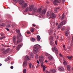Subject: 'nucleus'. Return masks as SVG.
<instances>
[{"label": "nucleus", "instance_id": "f257e3e1", "mask_svg": "<svg viewBox=\"0 0 73 73\" xmlns=\"http://www.w3.org/2000/svg\"><path fill=\"white\" fill-rule=\"evenodd\" d=\"M39 48V46L38 44L35 45L33 46V53L34 54H36L38 52V50Z\"/></svg>", "mask_w": 73, "mask_h": 73}, {"label": "nucleus", "instance_id": "f03ea898", "mask_svg": "<svg viewBox=\"0 0 73 73\" xmlns=\"http://www.w3.org/2000/svg\"><path fill=\"white\" fill-rule=\"evenodd\" d=\"M22 36H17V42L16 43V45H17L18 43H20L22 41Z\"/></svg>", "mask_w": 73, "mask_h": 73}, {"label": "nucleus", "instance_id": "7ed1b4c3", "mask_svg": "<svg viewBox=\"0 0 73 73\" xmlns=\"http://www.w3.org/2000/svg\"><path fill=\"white\" fill-rule=\"evenodd\" d=\"M39 58V62H41V65L42 67H43L44 64V62H43V60H44V57L43 56H40Z\"/></svg>", "mask_w": 73, "mask_h": 73}, {"label": "nucleus", "instance_id": "20e7f679", "mask_svg": "<svg viewBox=\"0 0 73 73\" xmlns=\"http://www.w3.org/2000/svg\"><path fill=\"white\" fill-rule=\"evenodd\" d=\"M52 50L53 51H55V53L56 55L58 54V51L57 48L56 47H54V48H52Z\"/></svg>", "mask_w": 73, "mask_h": 73}, {"label": "nucleus", "instance_id": "39448f33", "mask_svg": "<svg viewBox=\"0 0 73 73\" xmlns=\"http://www.w3.org/2000/svg\"><path fill=\"white\" fill-rule=\"evenodd\" d=\"M42 9V8H40L38 10L37 9H33V11L35 12H40Z\"/></svg>", "mask_w": 73, "mask_h": 73}, {"label": "nucleus", "instance_id": "423d86ee", "mask_svg": "<svg viewBox=\"0 0 73 73\" xmlns=\"http://www.w3.org/2000/svg\"><path fill=\"white\" fill-rule=\"evenodd\" d=\"M54 1H53V3L54 5H58V4L57 3H60V2L57 0H54Z\"/></svg>", "mask_w": 73, "mask_h": 73}, {"label": "nucleus", "instance_id": "0eeeda50", "mask_svg": "<svg viewBox=\"0 0 73 73\" xmlns=\"http://www.w3.org/2000/svg\"><path fill=\"white\" fill-rule=\"evenodd\" d=\"M58 70L61 71H62L65 70V69L64 68L62 67H59L58 68Z\"/></svg>", "mask_w": 73, "mask_h": 73}, {"label": "nucleus", "instance_id": "6e6552de", "mask_svg": "<svg viewBox=\"0 0 73 73\" xmlns=\"http://www.w3.org/2000/svg\"><path fill=\"white\" fill-rule=\"evenodd\" d=\"M27 3H25L22 5V8L23 9H25L27 6Z\"/></svg>", "mask_w": 73, "mask_h": 73}, {"label": "nucleus", "instance_id": "1a4fd4ad", "mask_svg": "<svg viewBox=\"0 0 73 73\" xmlns=\"http://www.w3.org/2000/svg\"><path fill=\"white\" fill-rule=\"evenodd\" d=\"M16 38L15 37V36H14L13 37V42L14 43V44L15 45H16Z\"/></svg>", "mask_w": 73, "mask_h": 73}, {"label": "nucleus", "instance_id": "9d476101", "mask_svg": "<svg viewBox=\"0 0 73 73\" xmlns=\"http://www.w3.org/2000/svg\"><path fill=\"white\" fill-rule=\"evenodd\" d=\"M51 16L52 19H54L56 17V15L54 13H52V15Z\"/></svg>", "mask_w": 73, "mask_h": 73}, {"label": "nucleus", "instance_id": "9b49d317", "mask_svg": "<svg viewBox=\"0 0 73 73\" xmlns=\"http://www.w3.org/2000/svg\"><path fill=\"white\" fill-rule=\"evenodd\" d=\"M59 17H61V20H63V19H64V18L65 17V13H63L62 15V17L60 15L59 16Z\"/></svg>", "mask_w": 73, "mask_h": 73}, {"label": "nucleus", "instance_id": "f8f14e48", "mask_svg": "<svg viewBox=\"0 0 73 73\" xmlns=\"http://www.w3.org/2000/svg\"><path fill=\"white\" fill-rule=\"evenodd\" d=\"M21 47V44H19L18 45L17 47H16V49L17 50H19L20 48Z\"/></svg>", "mask_w": 73, "mask_h": 73}, {"label": "nucleus", "instance_id": "ddd939ff", "mask_svg": "<svg viewBox=\"0 0 73 73\" xmlns=\"http://www.w3.org/2000/svg\"><path fill=\"white\" fill-rule=\"evenodd\" d=\"M26 60H30V58L28 56L26 55L25 57Z\"/></svg>", "mask_w": 73, "mask_h": 73}, {"label": "nucleus", "instance_id": "4468645a", "mask_svg": "<svg viewBox=\"0 0 73 73\" xmlns=\"http://www.w3.org/2000/svg\"><path fill=\"white\" fill-rule=\"evenodd\" d=\"M27 66V60H25L24 61L23 64V67H26Z\"/></svg>", "mask_w": 73, "mask_h": 73}, {"label": "nucleus", "instance_id": "2eb2a0df", "mask_svg": "<svg viewBox=\"0 0 73 73\" xmlns=\"http://www.w3.org/2000/svg\"><path fill=\"white\" fill-rule=\"evenodd\" d=\"M52 15V13L50 11H48V12L47 13V15L48 17H49V16H51Z\"/></svg>", "mask_w": 73, "mask_h": 73}, {"label": "nucleus", "instance_id": "dca6fc26", "mask_svg": "<svg viewBox=\"0 0 73 73\" xmlns=\"http://www.w3.org/2000/svg\"><path fill=\"white\" fill-rule=\"evenodd\" d=\"M56 70L55 69H51L50 70V72L53 73H55L56 72Z\"/></svg>", "mask_w": 73, "mask_h": 73}, {"label": "nucleus", "instance_id": "f3484780", "mask_svg": "<svg viewBox=\"0 0 73 73\" xmlns=\"http://www.w3.org/2000/svg\"><path fill=\"white\" fill-rule=\"evenodd\" d=\"M34 6L33 5H31V6L29 7V11H32L33 9V7Z\"/></svg>", "mask_w": 73, "mask_h": 73}, {"label": "nucleus", "instance_id": "a211bd4d", "mask_svg": "<svg viewBox=\"0 0 73 73\" xmlns=\"http://www.w3.org/2000/svg\"><path fill=\"white\" fill-rule=\"evenodd\" d=\"M66 24V21H64L60 23V25H63Z\"/></svg>", "mask_w": 73, "mask_h": 73}, {"label": "nucleus", "instance_id": "6ab92c4d", "mask_svg": "<svg viewBox=\"0 0 73 73\" xmlns=\"http://www.w3.org/2000/svg\"><path fill=\"white\" fill-rule=\"evenodd\" d=\"M48 58L50 61L52 60L53 59V57L51 56L48 57Z\"/></svg>", "mask_w": 73, "mask_h": 73}, {"label": "nucleus", "instance_id": "aec40b11", "mask_svg": "<svg viewBox=\"0 0 73 73\" xmlns=\"http://www.w3.org/2000/svg\"><path fill=\"white\" fill-rule=\"evenodd\" d=\"M19 4L21 5H23L24 4L25 2L23 0H21L19 1Z\"/></svg>", "mask_w": 73, "mask_h": 73}, {"label": "nucleus", "instance_id": "412c9836", "mask_svg": "<svg viewBox=\"0 0 73 73\" xmlns=\"http://www.w3.org/2000/svg\"><path fill=\"white\" fill-rule=\"evenodd\" d=\"M40 39H41L39 35L37 36L36 39L38 41H40Z\"/></svg>", "mask_w": 73, "mask_h": 73}, {"label": "nucleus", "instance_id": "4be33fe9", "mask_svg": "<svg viewBox=\"0 0 73 73\" xmlns=\"http://www.w3.org/2000/svg\"><path fill=\"white\" fill-rule=\"evenodd\" d=\"M50 45L52 46V47H54V46H55V44H54L53 42L50 41Z\"/></svg>", "mask_w": 73, "mask_h": 73}, {"label": "nucleus", "instance_id": "5701e85b", "mask_svg": "<svg viewBox=\"0 0 73 73\" xmlns=\"http://www.w3.org/2000/svg\"><path fill=\"white\" fill-rule=\"evenodd\" d=\"M46 11V9H43L42 11V14H45Z\"/></svg>", "mask_w": 73, "mask_h": 73}, {"label": "nucleus", "instance_id": "b1692460", "mask_svg": "<svg viewBox=\"0 0 73 73\" xmlns=\"http://www.w3.org/2000/svg\"><path fill=\"white\" fill-rule=\"evenodd\" d=\"M17 33H19L17 36H22V35L20 33V31L19 30H18L17 31Z\"/></svg>", "mask_w": 73, "mask_h": 73}, {"label": "nucleus", "instance_id": "393cba45", "mask_svg": "<svg viewBox=\"0 0 73 73\" xmlns=\"http://www.w3.org/2000/svg\"><path fill=\"white\" fill-rule=\"evenodd\" d=\"M67 69L68 70L70 71V66L68 65L67 66Z\"/></svg>", "mask_w": 73, "mask_h": 73}, {"label": "nucleus", "instance_id": "a878e982", "mask_svg": "<svg viewBox=\"0 0 73 73\" xmlns=\"http://www.w3.org/2000/svg\"><path fill=\"white\" fill-rule=\"evenodd\" d=\"M53 39H54L53 37L52 36H50V38H49V40H53V41H54Z\"/></svg>", "mask_w": 73, "mask_h": 73}, {"label": "nucleus", "instance_id": "bb28decb", "mask_svg": "<svg viewBox=\"0 0 73 73\" xmlns=\"http://www.w3.org/2000/svg\"><path fill=\"white\" fill-rule=\"evenodd\" d=\"M63 64L64 66L66 65H67V62H66V61L64 60L63 62Z\"/></svg>", "mask_w": 73, "mask_h": 73}, {"label": "nucleus", "instance_id": "cd10ccee", "mask_svg": "<svg viewBox=\"0 0 73 73\" xmlns=\"http://www.w3.org/2000/svg\"><path fill=\"white\" fill-rule=\"evenodd\" d=\"M35 41H36L35 39L34 38H31V42H34Z\"/></svg>", "mask_w": 73, "mask_h": 73}, {"label": "nucleus", "instance_id": "c85d7f7f", "mask_svg": "<svg viewBox=\"0 0 73 73\" xmlns=\"http://www.w3.org/2000/svg\"><path fill=\"white\" fill-rule=\"evenodd\" d=\"M72 57V56H67V58H68V59H69V60H71V58Z\"/></svg>", "mask_w": 73, "mask_h": 73}, {"label": "nucleus", "instance_id": "c756f323", "mask_svg": "<svg viewBox=\"0 0 73 73\" xmlns=\"http://www.w3.org/2000/svg\"><path fill=\"white\" fill-rule=\"evenodd\" d=\"M33 53L31 54H30V58H33Z\"/></svg>", "mask_w": 73, "mask_h": 73}, {"label": "nucleus", "instance_id": "7c9ffc66", "mask_svg": "<svg viewBox=\"0 0 73 73\" xmlns=\"http://www.w3.org/2000/svg\"><path fill=\"white\" fill-rule=\"evenodd\" d=\"M11 59V58L9 56L7 57V59H6L5 60H6L7 61L8 60H9Z\"/></svg>", "mask_w": 73, "mask_h": 73}, {"label": "nucleus", "instance_id": "2f4dec72", "mask_svg": "<svg viewBox=\"0 0 73 73\" xmlns=\"http://www.w3.org/2000/svg\"><path fill=\"white\" fill-rule=\"evenodd\" d=\"M28 9H29V8L28 7H27V8H26V9L25 10V12H27L28 11Z\"/></svg>", "mask_w": 73, "mask_h": 73}, {"label": "nucleus", "instance_id": "473e14b6", "mask_svg": "<svg viewBox=\"0 0 73 73\" xmlns=\"http://www.w3.org/2000/svg\"><path fill=\"white\" fill-rule=\"evenodd\" d=\"M66 36H68L69 35V32H65Z\"/></svg>", "mask_w": 73, "mask_h": 73}, {"label": "nucleus", "instance_id": "72a5a7b5", "mask_svg": "<svg viewBox=\"0 0 73 73\" xmlns=\"http://www.w3.org/2000/svg\"><path fill=\"white\" fill-rule=\"evenodd\" d=\"M13 1L15 2L16 3H18L20 0H13Z\"/></svg>", "mask_w": 73, "mask_h": 73}, {"label": "nucleus", "instance_id": "f704fd0d", "mask_svg": "<svg viewBox=\"0 0 73 73\" xmlns=\"http://www.w3.org/2000/svg\"><path fill=\"white\" fill-rule=\"evenodd\" d=\"M11 27V25L9 24H8V25H7V26H6V27L7 28H9Z\"/></svg>", "mask_w": 73, "mask_h": 73}, {"label": "nucleus", "instance_id": "c9c22d12", "mask_svg": "<svg viewBox=\"0 0 73 73\" xmlns=\"http://www.w3.org/2000/svg\"><path fill=\"white\" fill-rule=\"evenodd\" d=\"M54 10L55 13H57V9L56 8Z\"/></svg>", "mask_w": 73, "mask_h": 73}, {"label": "nucleus", "instance_id": "e433bc0d", "mask_svg": "<svg viewBox=\"0 0 73 73\" xmlns=\"http://www.w3.org/2000/svg\"><path fill=\"white\" fill-rule=\"evenodd\" d=\"M62 25H61L60 24V25H59L58 26V29H60Z\"/></svg>", "mask_w": 73, "mask_h": 73}, {"label": "nucleus", "instance_id": "4c0bfd02", "mask_svg": "<svg viewBox=\"0 0 73 73\" xmlns=\"http://www.w3.org/2000/svg\"><path fill=\"white\" fill-rule=\"evenodd\" d=\"M23 73H26L27 72V70L26 69H24L23 70Z\"/></svg>", "mask_w": 73, "mask_h": 73}, {"label": "nucleus", "instance_id": "58836bf2", "mask_svg": "<svg viewBox=\"0 0 73 73\" xmlns=\"http://www.w3.org/2000/svg\"><path fill=\"white\" fill-rule=\"evenodd\" d=\"M67 50L68 51H70L71 50V48L70 47H69L67 49Z\"/></svg>", "mask_w": 73, "mask_h": 73}, {"label": "nucleus", "instance_id": "ea45409f", "mask_svg": "<svg viewBox=\"0 0 73 73\" xmlns=\"http://www.w3.org/2000/svg\"><path fill=\"white\" fill-rule=\"evenodd\" d=\"M29 66H30V69H31L32 66V64L31 63H30V64H29Z\"/></svg>", "mask_w": 73, "mask_h": 73}, {"label": "nucleus", "instance_id": "a19ab883", "mask_svg": "<svg viewBox=\"0 0 73 73\" xmlns=\"http://www.w3.org/2000/svg\"><path fill=\"white\" fill-rule=\"evenodd\" d=\"M8 51L7 50H6L5 51H4V53L5 54H7L8 53Z\"/></svg>", "mask_w": 73, "mask_h": 73}, {"label": "nucleus", "instance_id": "79ce46f5", "mask_svg": "<svg viewBox=\"0 0 73 73\" xmlns=\"http://www.w3.org/2000/svg\"><path fill=\"white\" fill-rule=\"evenodd\" d=\"M45 55L46 56H48L49 55V54H48V53H46L45 54Z\"/></svg>", "mask_w": 73, "mask_h": 73}, {"label": "nucleus", "instance_id": "37998d69", "mask_svg": "<svg viewBox=\"0 0 73 73\" xmlns=\"http://www.w3.org/2000/svg\"><path fill=\"white\" fill-rule=\"evenodd\" d=\"M34 30L33 29H31V32H34Z\"/></svg>", "mask_w": 73, "mask_h": 73}, {"label": "nucleus", "instance_id": "c03bdc74", "mask_svg": "<svg viewBox=\"0 0 73 73\" xmlns=\"http://www.w3.org/2000/svg\"><path fill=\"white\" fill-rule=\"evenodd\" d=\"M5 38V36H3L1 38H0V40H2V39H3L4 38Z\"/></svg>", "mask_w": 73, "mask_h": 73}, {"label": "nucleus", "instance_id": "a18cd8bd", "mask_svg": "<svg viewBox=\"0 0 73 73\" xmlns=\"http://www.w3.org/2000/svg\"><path fill=\"white\" fill-rule=\"evenodd\" d=\"M55 44H56V45H57V40H56L55 41Z\"/></svg>", "mask_w": 73, "mask_h": 73}, {"label": "nucleus", "instance_id": "49530a36", "mask_svg": "<svg viewBox=\"0 0 73 73\" xmlns=\"http://www.w3.org/2000/svg\"><path fill=\"white\" fill-rule=\"evenodd\" d=\"M5 25V24L4 23H3L1 25V26L2 27H3Z\"/></svg>", "mask_w": 73, "mask_h": 73}, {"label": "nucleus", "instance_id": "de8ad7c7", "mask_svg": "<svg viewBox=\"0 0 73 73\" xmlns=\"http://www.w3.org/2000/svg\"><path fill=\"white\" fill-rule=\"evenodd\" d=\"M66 1V0H62V3H65Z\"/></svg>", "mask_w": 73, "mask_h": 73}, {"label": "nucleus", "instance_id": "09e8293b", "mask_svg": "<svg viewBox=\"0 0 73 73\" xmlns=\"http://www.w3.org/2000/svg\"><path fill=\"white\" fill-rule=\"evenodd\" d=\"M56 8L57 9H58V10L60 9V8L59 7H56Z\"/></svg>", "mask_w": 73, "mask_h": 73}, {"label": "nucleus", "instance_id": "8fccbe9b", "mask_svg": "<svg viewBox=\"0 0 73 73\" xmlns=\"http://www.w3.org/2000/svg\"><path fill=\"white\" fill-rule=\"evenodd\" d=\"M64 30H65V28L63 27V28H62V31H64Z\"/></svg>", "mask_w": 73, "mask_h": 73}, {"label": "nucleus", "instance_id": "3c124183", "mask_svg": "<svg viewBox=\"0 0 73 73\" xmlns=\"http://www.w3.org/2000/svg\"><path fill=\"white\" fill-rule=\"evenodd\" d=\"M50 24L51 25H52L53 23H54L52 21H50Z\"/></svg>", "mask_w": 73, "mask_h": 73}, {"label": "nucleus", "instance_id": "603ef678", "mask_svg": "<svg viewBox=\"0 0 73 73\" xmlns=\"http://www.w3.org/2000/svg\"><path fill=\"white\" fill-rule=\"evenodd\" d=\"M36 62H37V63L38 64H40V62H39L38 60H36Z\"/></svg>", "mask_w": 73, "mask_h": 73}, {"label": "nucleus", "instance_id": "864d4df0", "mask_svg": "<svg viewBox=\"0 0 73 73\" xmlns=\"http://www.w3.org/2000/svg\"><path fill=\"white\" fill-rule=\"evenodd\" d=\"M60 56L61 57H63V56L61 54V53H60Z\"/></svg>", "mask_w": 73, "mask_h": 73}, {"label": "nucleus", "instance_id": "5fc2aeb1", "mask_svg": "<svg viewBox=\"0 0 73 73\" xmlns=\"http://www.w3.org/2000/svg\"><path fill=\"white\" fill-rule=\"evenodd\" d=\"M5 29L7 30V31H9V29L6 28H5Z\"/></svg>", "mask_w": 73, "mask_h": 73}, {"label": "nucleus", "instance_id": "6e6d98bb", "mask_svg": "<svg viewBox=\"0 0 73 73\" xmlns=\"http://www.w3.org/2000/svg\"><path fill=\"white\" fill-rule=\"evenodd\" d=\"M27 34H30L31 33V32L29 31H27Z\"/></svg>", "mask_w": 73, "mask_h": 73}, {"label": "nucleus", "instance_id": "4d7b16f0", "mask_svg": "<svg viewBox=\"0 0 73 73\" xmlns=\"http://www.w3.org/2000/svg\"><path fill=\"white\" fill-rule=\"evenodd\" d=\"M11 69H13V66H11Z\"/></svg>", "mask_w": 73, "mask_h": 73}, {"label": "nucleus", "instance_id": "13d9d810", "mask_svg": "<svg viewBox=\"0 0 73 73\" xmlns=\"http://www.w3.org/2000/svg\"><path fill=\"white\" fill-rule=\"evenodd\" d=\"M43 70L44 72V71L45 70V68H43Z\"/></svg>", "mask_w": 73, "mask_h": 73}, {"label": "nucleus", "instance_id": "bf43d9fd", "mask_svg": "<svg viewBox=\"0 0 73 73\" xmlns=\"http://www.w3.org/2000/svg\"><path fill=\"white\" fill-rule=\"evenodd\" d=\"M43 68H45V69L46 68V66L44 65H43Z\"/></svg>", "mask_w": 73, "mask_h": 73}, {"label": "nucleus", "instance_id": "052dcab7", "mask_svg": "<svg viewBox=\"0 0 73 73\" xmlns=\"http://www.w3.org/2000/svg\"><path fill=\"white\" fill-rule=\"evenodd\" d=\"M58 23H56V25H58Z\"/></svg>", "mask_w": 73, "mask_h": 73}, {"label": "nucleus", "instance_id": "680f3d73", "mask_svg": "<svg viewBox=\"0 0 73 73\" xmlns=\"http://www.w3.org/2000/svg\"><path fill=\"white\" fill-rule=\"evenodd\" d=\"M63 40V39L62 38H61V39H60L61 40Z\"/></svg>", "mask_w": 73, "mask_h": 73}, {"label": "nucleus", "instance_id": "e2e57ef3", "mask_svg": "<svg viewBox=\"0 0 73 73\" xmlns=\"http://www.w3.org/2000/svg\"><path fill=\"white\" fill-rule=\"evenodd\" d=\"M49 72H48V71H46V73H49Z\"/></svg>", "mask_w": 73, "mask_h": 73}, {"label": "nucleus", "instance_id": "0e129e2a", "mask_svg": "<svg viewBox=\"0 0 73 73\" xmlns=\"http://www.w3.org/2000/svg\"><path fill=\"white\" fill-rule=\"evenodd\" d=\"M33 26L34 27L36 26V25H35L34 24H33Z\"/></svg>", "mask_w": 73, "mask_h": 73}, {"label": "nucleus", "instance_id": "69168bd1", "mask_svg": "<svg viewBox=\"0 0 73 73\" xmlns=\"http://www.w3.org/2000/svg\"><path fill=\"white\" fill-rule=\"evenodd\" d=\"M65 45H63V47L64 48H65Z\"/></svg>", "mask_w": 73, "mask_h": 73}, {"label": "nucleus", "instance_id": "338daca9", "mask_svg": "<svg viewBox=\"0 0 73 73\" xmlns=\"http://www.w3.org/2000/svg\"><path fill=\"white\" fill-rule=\"evenodd\" d=\"M31 68H32V69H33L34 68V67L33 66H33H32V67H31Z\"/></svg>", "mask_w": 73, "mask_h": 73}, {"label": "nucleus", "instance_id": "774afa93", "mask_svg": "<svg viewBox=\"0 0 73 73\" xmlns=\"http://www.w3.org/2000/svg\"><path fill=\"white\" fill-rule=\"evenodd\" d=\"M72 41L73 42V36H72Z\"/></svg>", "mask_w": 73, "mask_h": 73}]
</instances>
